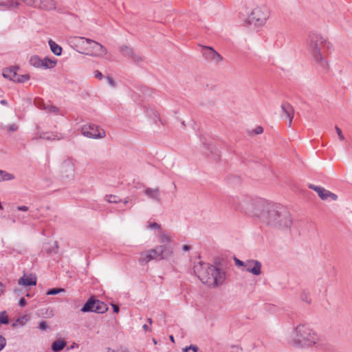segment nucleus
I'll list each match as a JSON object with an SVG mask.
<instances>
[{
  "label": "nucleus",
  "mask_w": 352,
  "mask_h": 352,
  "mask_svg": "<svg viewBox=\"0 0 352 352\" xmlns=\"http://www.w3.org/2000/svg\"><path fill=\"white\" fill-rule=\"evenodd\" d=\"M261 221L268 226L278 228H288L292 223L288 210L281 205L272 203L263 215Z\"/></svg>",
  "instance_id": "1"
},
{
  "label": "nucleus",
  "mask_w": 352,
  "mask_h": 352,
  "mask_svg": "<svg viewBox=\"0 0 352 352\" xmlns=\"http://www.w3.org/2000/svg\"><path fill=\"white\" fill-rule=\"evenodd\" d=\"M331 47L332 45L321 34L311 33L309 35V50L315 62L324 69L329 67L326 58Z\"/></svg>",
  "instance_id": "2"
},
{
  "label": "nucleus",
  "mask_w": 352,
  "mask_h": 352,
  "mask_svg": "<svg viewBox=\"0 0 352 352\" xmlns=\"http://www.w3.org/2000/svg\"><path fill=\"white\" fill-rule=\"evenodd\" d=\"M294 338L290 344L298 348H307L316 344L319 337L307 324H300L294 329Z\"/></svg>",
  "instance_id": "3"
},
{
  "label": "nucleus",
  "mask_w": 352,
  "mask_h": 352,
  "mask_svg": "<svg viewBox=\"0 0 352 352\" xmlns=\"http://www.w3.org/2000/svg\"><path fill=\"white\" fill-rule=\"evenodd\" d=\"M232 206L236 209L248 213L255 217L258 218L261 221L263 219V215L268 210L272 203L267 202L261 198L254 199H245L242 203H236L235 199L232 201Z\"/></svg>",
  "instance_id": "4"
},
{
  "label": "nucleus",
  "mask_w": 352,
  "mask_h": 352,
  "mask_svg": "<svg viewBox=\"0 0 352 352\" xmlns=\"http://www.w3.org/2000/svg\"><path fill=\"white\" fill-rule=\"evenodd\" d=\"M208 271L210 274V278L203 274L201 277V282L208 285H213L214 287H217L223 284L226 278L225 272L219 267H217L212 265H208Z\"/></svg>",
  "instance_id": "5"
},
{
  "label": "nucleus",
  "mask_w": 352,
  "mask_h": 352,
  "mask_svg": "<svg viewBox=\"0 0 352 352\" xmlns=\"http://www.w3.org/2000/svg\"><path fill=\"white\" fill-rule=\"evenodd\" d=\"M108 310V306L104 302L96 299L95 296H91L84 304L80 311L82 312H95L97 314H104Z\"/></svg>",
  "instance_id": "6"
},
{
  "label": "nucleus",
  "mask_w": 352,
  "mask_h": 352,
  "mask_svg": "<svg viewBox=\"0 0 352 352\" xmlns=\"http://www.w3.org/2000/svg\"><path fill=\"white\" fill-rule=\"evenodd\" d=\"M81 132L85 137L92 139H99L104 138L106 135L104 129H100L96 124H85L82 126Z\"/></svg>",
  "instance_id": "7"
},
{
  "label": "nucleus",
  "mask_w": 352,
  "mask_h": 352,
  "mask_svg": "<svg viewBox=\"0 0 352 352\" xmlns=\"http://www.w3.org/2000/svg\"><path fill=\"white\" fill-rule=\"evenodd\" d=\"M78 41L81 43L82 44H84L85 43L89 44L91 45V47L92 49V52L90 54L92 56H103L105 55L107 52V50L104 46L100 44L99 43L91 40L90 38H85L84 37H79Z\"/></svg>",
  "instance_id": "8"
},
{
  "label": "nucleus",
  "mask_w": 352,
  "mask_h": 352,
  "mask_svg": "<svg viewBox=\"0 0 352 352\" xmlns=\"http://www.w3.org/2000/svg\"><path fill=\"white\" fill-rule=\"evenodd\" d=\"M151 252L155 254V260L167 259L173 254V249L170 244H162L151 249Z\"/></svg>",
  "instance_id": "9"
},
{
  "label": "nucleus",
  "mask_w": 352,
  "mask_h": 352,
  "mask_svg": "<svg viewBox=\"0 0 352 352\" xmlns=\"http://www.w3.org/2000/svg\"><path fill=\"white\" fill-rule=\"evenodd\" d=\"M27 5L43 9L52 10L56 8L54 0H23Z\"/></svg>",
  "instance_id": "10"
},
{
  "label": "nucleus",
  "mask_w": 352,
  "mask_h": 352,
  "mask_svg": "<svg viewBox=\"0 0 352 352\" xmlns=\"http://www.w3.org/2000/svg\"><path fill=\"white\" fill-rule=\"evenodd\" d=\"M201 54L205 59L216 63L222 61L223 57L212 47L201 45Z\"/></svg>",
  "instance_id": "11"
},
{
  "label": "nucleus",
  "mask_w": 352,
  "mask_h": 352,
  "mask_svg": "<svg viewBox=\"0 0 352 352\" xmlns=\"http://www.w3.org/2000/svg\"><path fill=\"white\" fill-rule=\"evenodd\" d=\"M261 262L257 260H248L245 261L244 270L253 275L258 276L261 274Z\"/></svg>",
  "instance_id": "12"
},
{
  "label": "nucleus",
  "mask_w": 352,
  "mask_h": 352,
  "mask_svg": "<svg viewBox=\"0 0 352 352\" xmlns=\"http://www.w3.org/2000/svg\"><path fill=\"white\" fill-rule=\"evenodd\" d=\"M74 165L70 162H64L61 165V176L63 178L71 179L74 176Z\"/></svg>",
  "instance_id": "13"
},
{
  "label": "nucleus",
  "mask_w": 352,
  "mask_h": 352,
  "mask_svg": "<svg viewBox=\"0 0 352 352\" xmlns=\"http://www.w3.org/2000/svg\"><path fill=\"white\" fill-rule=\"evenodd\" d=\"M281 109L283 112L281 116L283 117V116H285V118L289 120L288 126H291L294 114V109L293 107L289 102H285L281 104Z\"/></svg>",
  "instance_id": "14"
},
{
  "label": "nucleus",
  "mask_w": 352,
  "mask_h": 352,
  "mask_svg": "<svg viewBox=\"0 0 352 352\" xmlns=\"http://www.w3.org/2000/svg\"><path fill=\"white\" fill-rule=\"evenodd\" d=\"M19 69V67L18 66H12L10 67L5 68L3 69L2 75L4 78L15 82V80L18 74L17 70Z\"/></svg>",
  "instance_id": "15"
},
{
  "label": "nucleus",
  "mask_w": 352,
  "mask_h": 352,
  "mask_svg": "<svg viewBox=\"0 0 352 352\" xmlns=\"http://www.w3.org/2000/svg\"><path fill=\"white\" fill-rule=\"evenodd\" d=\"M19 284L23 285L25 287L27 286H34L36 285V277L34 275L30 274V276L24 274L22 277H21L19 280Z\"/></svg>",
  "instance_id": "16"
},
{
  "label": "nucleus",
  "mask_w": 352,
  "mask_h": 352,
  "mask_svg": "<svg viewBox=\"0 0 352 352\" xmlns=\"http://www.w3.org/2000/svg\"><path fill=\"white\" fill-rule=\"evenodd\" d=\"M153 259H155V254L151 252V249L148 251L142 252L138 261L141 265H145Z\"/></svg>",
  "instance_id": "17"
},
{
  "label": "nucleus",
  "mask_w": 352,
  "mask_h": 352,
  "mask_svg": "<svg viewBox=\"0 0 352 352\" xmlns=\"http://www.w3.org/2000/svg\"><path fill=\"white\" fill-rule=\"evenodd\" d=\"M144 194L148 197L150 199H154L157 202L161 201V199L160 197V189L158 188H147L144 190Z\"/></svg>",
  "instance_id": "18"
},
{
  "label": "nucleus",
  "mask_w": 352,
  "mask_h": 352,
  "mask_svg": "<svg viewBox=\"0 0 352 352\" xmlns=\"http://www.w3.org/2000/svg\"><path fill=\"white\" fill-rule=\"evenodd\" d=\"M261 8H255L252 12V19H254L258 23V25L264 23L268 17L267 14H265L261 16Z\"/></svg>",
  "instance_id": "19"
},
{
  "label": "nucleus",
  "mask_w": 352,
  "mask_h": 352,
  "mask_svg": "<svg viewBox=\"0 0 352 352\" xmlns=\"http://www.w3.org/2000/svg\"><path fill=\"white\" fill-rule=\"evenodd\" d=\"M309 188L316 191L321 199L327 200V194L329 190L321 186H315L314 184H310Z\"/></svg>",
  "instance_id": "20"
},
{
  "label": "nucleus",
  "mask_w": 352,
  "mask_h": 352,
  "mask_svg": "<svg viewBox=\"0 0 352 352\" xmlns=\"http://www.w3.org/2000/svg\"><path fill=\"white\" fill-rule=\"evenodd\" d=\"M60 135V134L49 132H41L39 133V138L46 140H60L62 137Z\"/></svg>",
  "instance_id": "21"
},
{
  "label": "nucleus",
  "mask_w": 352,
  "mask_h": 352,
  "mask_svg": "<svg viewBox=\"0 0 352 352\" xmlns=\"http://www.w3.org/2000/svg\"><path fill=\"white\" fill-rule=\"evenodd\" d=\"M49 45L50 47L51 51L56 56H60L62 54L63 49L62 47L56 43L52 39H50L48 41Z\"/></svg>",
  "instance_id": "22"
},
{
  "label": "nucleus",
  "mask_w": 352,
  "mask_h": 352,
  "mask_svg": "<svg viewBox=\"0 0 352 352\" xmlns=\"http://www.w3.org/2000/svg\"><path fill=\"white\" fill-rule=\"evenodd\" d=\"M65 346L66 342L65 340H57L52 343V350L54 352H58L62 351Z\"/></svg>",
  "instance_id": "23"
},
{
  "label": "nucleus",
  "mask_w": 352,
  "mask_h": 352,
  "mask_svg": "<svg viewBox=\"0 0 352 352\" xmlns=\"http://www.w3.org/2000/svg\"><path fill=\"white\" fill-rule=\"evenodd\" d=\"M19 5L18 0H0V6L7 8H16Z\"/></svg>",
  "instance_id": "24"
},
{
  "label": "nucleus",
  "mask_w": 352,
  "mask_h": 352,
  "mask_svg": "<svg viewBox=\"0 0 352 352\" xmlns=\"http://www.w3.org/2000/svg\"><path fill=\"white\" fill-rule=\"evenodd\" d=\"M43 64L42 67H44L45 69H52L54 68L57 63V61L56 59H50L47 57H45V58L42 59Z\"/></svg>",
  "instance_id": "25"
},
{
  "label": "nucleus",
  "mask_w": 352,
  "mask_h": 352,
  "mask_svg": "<svg viewBox=\"0 0 352 352\" xmlns=\"http://www.w3.org/2000/svg\"><path fill=\"white\" fill-rule=\"evenodd\" d=\"M30 63L34 67H42V58H41L38 56H32L30 59Z\"/></svg>",
  "instance_id": "26"
},
{
  "label": "nucleus",
  "mask_w": 352,
  "mask_h": 352,
  "mask_svg": "<svg viewBox=\"0 0 352 352\" xmlns=\"http://www.w3.org/2000/svg\"><path fill=\"white\" fill-rule=\"evenodd\" d=\"M14 179V175L9 173L5 170H0V182L10 181Z\"/></svg>",
  "instance_id": "27"
},
{
  "label": "nucleus",
  "mask_w": 352,
  "mask_h": 352,
  "mask_svg": "<svg viewBox=\"0 0 352 352\" xmlns=\"http://www.w3.org/2000/svg\"><path fill=\"white\" fill-rule=\"evenodd\" d=\"M120 52L121 54L125 56V57H130L133 56V51L132 48L126 46V45H122L120 47Z\"/></svg>",
  "instance_id": "28"
},
{
  "label": "nucleus",
  "mask_w": 352,
  "mask_h": 352,
  "mask_svg": "<svg viewBox=\"0 0 352 352\" xmlns=\"http://www.w3.org/2000/svg\"><path fill=\"white\" fill-rule=\"evenodd\" d=\"M9 323V318L6 311L0 312V324H8Z\"/></svg>",
  "instance_id": "29"
},
{
  "label": "nucleus",
  "mask_w": 352,
  "mask_h": 352,
  "mask_svg": "<svg viewBox=\"0 0 352 352\" xmlns=\"http://www.w3.org/2000/svg\"><path fill=\"white\" fill-rule=\"evenodd\" d=\"M30 78V76L29 74H23V75L17 74V77L16 78L15 82L23 83V82L29 80Z\"/></svg>",
  "instance_id": "30"
},
{
  "label": "nucleus",
  "mask_w": 352,
  "mask_h": 352,
  "mask_svg": "<svg viewBox=\"0 0 352 352\" xmlns=\"http://www.w3.org/2000/svg\"><path fill=\"white\" fill-rule=\"evenodd\" d=\"M65 291V290L63 288L54 287V288L50 289L47 292L46 294L47 295H56V294H60V292H64Z\"/></svg>",
  "instance_id": "31"
},
{
  "label": "nucleus",
  "mask_w": 352,
  "mask_h": 352,
  "mask_svg": "<svg viewBox=\"0 0 352 352\" xmlns=\"http://www.w3.org/2000/svg\"><path fill=\"white\" fill-rule=\"evenodd\" d=\"M44 108L47 112L54 114H58L60 111V109L54 105H47Z\"/></svg>",
  "instance_id": "32"
},
{
  "label": "nucleus",
  "mask_w": 352,
  "mask_h": 352,
  "mask_svg": "<svg viewBox=\"0 0 352 352\" xmlns=\"http://www.w3.org/2000/svg\"><path fill=\"white\" fill-rule=\"evenodd\" d=\"M160 242L162 244H169L170 242V239L168 236L162 234L160 236Z\"/></svg>",
  "instance_id": "33"
},
{
  "label": "nucleus",
  "mask_w": 352,
  "mask_h": 352,
  "mask_svg": "<svg viewBox=\"0 0 352 352\" xmlns=\"http://www.w3.org/2000/svg\"><path fill=\"white\" fill-rule=\"evenodd\" d=\"M206 265L208 266V264H206ZM203 274H204L206 276V278L210 277V274L208 273V267L205 270H201L198 272L197 276L201 281V277H202Z\"/></svg>",
  "instance_id": "34"
},
{
  "label": "nucleus",
  "mask_w": 352,
  "mask_h": 352,
  "mask_svg": "<svg viewBox=\"0 0 352 352\" xmlns=\"http://www.w3.org/2000/svg\"><path fill=\"white\" fill-rule=\"evenodd\" d=\"M57 248H58V245H57V242L55 241L54 242V247H52V248H45V251L48 254H50L52 253H56L57 252Z\"/></svg>",
  "instance_id": "35"
},
{
  "label": "nucleus",
  "mask_w": 352,
  "mask_h": 352,
  "mask_svg": "<svg viewBox=\"0 0 352 352\" xmlns=\"http://www.w3.org/2000/svg\"><path fill=\"white\" fill-rule=\"evenodd\" d=\"M300 298L302 301H305L307 303H310L311 302V300L310 298H309V296H308V292H307L306 291H302L301 294H300Z\"/></svg>",
  "instance_id": "36"
},
{
  "label": "nucleus",
  "mask_w": 352,
  "mask_h": 352,
  "mask_svg": "<svg viewBox=\"0 0 352 352\" xmlns=\"http://www.w3.org/2000/svg\"><path fill=\"white\" fill-rule=\"evenodd\" d=\"M107 197H108L107 201L110 203L116 204V203H119L120 201V199H119V197L116 195H110Z\"/></svg>",
  "instance_id": "37"
},
{
  "label": "nucleus",
  "mask_w": 352,
  "mask_h": 352,
  "mask_svg": "<svg viewBox=\"0 0 352 352\" xmlns=\"http://www.w3.org/2000/svg\"><path fill=\"white\" fill-rule=\"evenodd\" d=\"M198 349L199 348L197 346L191 344L189 346H186L183 349V352H187L188 350H192L193 352H197Z\"/></svg>",
  "instance_id": "38"
},
{
  "label": "nucleus",
  "mask_w": 352,
  "mask_h": 352,
  "mask_svg": "<svg viewBox=\"0 0 352 352\" xmlns=\"http://www.w3.org/2000/svg\"><path fill=\"white\" fill-rule=\"evenodd\" d=\"M38 328L40 329L42 331H45L48 328V324L46 321L42 320L38 324Z\"/></svg>",
  "instance_id": "39"
},
{
  "label": "nucleus",
  "mask_w": 352,
  "mask_h": 352,
  "mask_svg": "<svg viewBox=\"0 0 352 352\" xmlns=\"http://www.w3.org/2000/svg\"><path fill=\"white\" fill-rule=\"evenodd\" d=\"M335 129H336V131L337 132V134L338 135L340 140L343 141L344 140V137L342 134V130L337 126H336Z\"/></svg>",
  "instance_id": "40"
},
{
  "label": "nucleus",
  "mask_w": 352,
  "mask_h": 352,
  "mask_svg": "<svg viewBox=\"0 0 352 352\" xmlns=\"http://www.w3.org/2000/svg\"><path fill=\"white\" fill-rule=\"evenodd\" d=\"M6 345V338L0 335V351H1Z\"/></svg>",
  "instance_id": "41"
},
{
  "label": "nucleus",
  "mask_w": 352,
  "mask_h": 352,
  "mask_svg": "<svg viewBox=\"0 0 352 352\" xmlns=\"http://www.w3.org/2000/svg\"><path fill=\"white\" fill-rule=\"evenodd\" d=\"M234 260L235 265L236 266H238V267H244L245 266V262H243V261L239 260L236 257H234Z\"/></svg>",
  "instance_id": "42"
},
{
  "label": "nucleus",
  "mask_w": 352,
  "mask_h": 352,
  "mask_svg": "<svg viewBox=\"0 0 352 352\" xmlns=\"http://www.w3.org/2000/svg\"><path fill=\"white\" fill-rule=\"evenodd\" d=\"M18 129L19 127L15 123H13L8 126V131L10 132H15L18 130Z\"/></svg>",
  "instance_id": "43"
},
{
  "label": "nucleus",
  "mask_w": 352,
  "mask_h": 352,
  "mask_svg": "<svg viewBox=\"0 0 352 352\" xmlns=\"http://www.w3.org/2000/svg\"><path fill=\"white\" fill-rule=\"evenodd\" d=\"M106 79H107V80L108 83H109L111 87H116V82L114 81V80L113 79V78H112V77H111V76H107V77H106Z\"/></svg>",
  "instance_id": "44"
},
{
  "label": "nucleus",
  "mask_w": 352,
  "mask_h": 352,
  "mask_svg": "<svg viewBox=\"0 0 352 352\" xmlns=\"http://www.w3.org/2000/svg\"><path fill=\"white\" fill-rule=\"evenodd\" d=\"M263 132V128L261 126H256V129H254V131H253V133L256 135L261 134Z\"/></svg>",
  "instance_id": "45"
},
{
  "label": "nucleus",
  "mask_w": 352,
  "mask_h": 352,
  "mask_svg": "<svg viewBox=\"0 0 352 352\" xmlns=\"http://www.w3.org/2000/svg\"><path fill=\"white\" fill-rule=\"evenodd\" d=\"M330 197L331 199L333 200H337L338 199V195L330 192V191H328V193L327 194V199Z\"/></svg>",
  "instance_id": "46"
},
{
  "label": "nucleus",
  "mask_w": 352,
  "mask_h": 352,
  "mask_svg": "<svg viewBox=\"0 0 352 352\" xmlns=\"http://www.w3.org/2000/svg\"><path fill=\"white\" fill-rule=\"evenodd\" d=\"M131 58L134 62H140L142 60L141 56L139 55L135 54L134 53L133 54V56H131Z\"/></svg>",
  "instance_id": "47"
},
{
  "label": "nucleus",
  "mask_w": 352,
  "mask_h": 352,
  "mask_svg": "<svg viewBox=\"0 0 352 352\" xmlns=\"http://www.w3.org/2000/svg\"><path fill=\"white\" fill-rule=\"evenodd\" d=\"M149 228L152 229H161V226L155 222L151 223L149 224Z\"/></svg>",
  "instance_id": "48"
},
{
  "label": "nucleus",
  "mask_w": 352,
  "mask_h": 352,
  "mask_svg": "<svg viewBox=\"0 0 352 352\" xmlns=\"http://www.w3.org/2000/svg\"><path fill=\"white\" fill-rule=\"evenodd\" d=\"M94 77L96 78L101 80L103 78V75H102V74L100 71L96 70L94 72Z\"/></svg>",
  "instance_id": "49"
},
{
  "label": "nucleus",
  "mask_w": 352,
  "mask_h": 352,
  "mask_svg": "<svg viewBox=\"0 0 352 352\" xmlns=\"http://www.w3.org/2000/svg\"><path fill=\"white\" fill-rule=\"evenodd\" d=\"M27 305V302H26V300L22 297L20 298L19 301V305L21 307H25V305Z\"/></svg>",
  "instance_id": "50"
},
{
  "label": "nucleus",
  "mask_w": 352,
  "mask_h": 352,
  "mask_svg": "<svg viewBox=\"0 0 352 352\" xmlns=\"http://www.w3.org/2000/svg\"><path fill=\"white\" fill-rule=\"evenodd\" d=\"M17 210L19 211L26 212L29 210V208L26 206H17Z\"/></svg>",
  "instance_id": "51"
},
{
  "label": "nucleus",
  "mask_w": 352,
  "mask_h": 352,
  "mask_svg": "<svg viewBox=\"0 0 352 352\" xmlns=\"http://www.w3.org/2000/svg\"><path fill=\"white\" fill-rule=\"evenodd\" d=\"M111 305L113 307V312L116 314L119 313V311H120L119 306L118 305H115V304H111Z\"/></svg>",
  "instance_id": "52"
},
{
  "label": "nucleus",
  "mask_w": 352,
  "mask_h": 352,
  "mask_svg": "<svg viewBox=\"0 0 352 352\" xmlns=\"http://www.w3.org/2000/svg\"><path fill=\"white\" fill-rule=\"evenodd\" d=\"M142 328L145 331H151V329L149 327L148 325H147L146 324H144L143 326H142Z\"/></svg>",
  "instance_id": "53"
},
{
  "label": "nucleus",
  "mask_w": 352,
  "mask_h": 352,
  "mask_svg": "<svg viewBox=\"0 0 352 352\" xmlns=\"http://www.w3.org/2000/svg\"><path fill=\"white\" fill-rule=\"evenodd\" d=\"M182 250L184 251H188V250H190V246L188 245H184L183 247H182Z\"/></svg>",
  "instance_id": "54"
},
{
  "label": "nucleus",
  "mask_w": 352,
  "mask_h": 352,
  "mask_svg": "<svg viewBox=\"0 0 352 352\" xmlns=\"http://www.w3.org/2000/svg\"><path fill=\"white\" fill-rule=\"evenodd\" d=\"M0 103H1V104H3V105H7V104H8V102H7V100H1V101H0Z\"/></svg>",
  "instance_id": "55"
},
{
  "label": "nucleus",
  "mask_w": 352,
  "mask_h": 352,
  "mask_svg": "<svg viewBox=\"0 0 352 352\" xmlns=\"http://www.w3.org/2000/svg\"><path fill=\"white\" fill-rule=\"evenodd\" d=\"M147 321L148 322V323H149L150 324H152V322H153L152 319H151V318H150L147 319Z\"/></svg>",
  "instance_id": "56"
},
{
  "label": "nucleus",
  "mask_w": 352,
  "mask_h": 352,
  "mask_svg": "<svg viewBox=\"0 0 352 352\" xmlns=\"http://www.w3.org/2000/svg\"><path fill=\"white\" fill-rule=\"evenodd\" d=\"M170 340L173 342H175V341H174V337H173V336H170Z\"/></svg>",
  "instance_id": "57"
},
{
  "label": "nucleus",
  "mask_w": 352,
  "mask_h": 352,
  "mask_svg": "<svg viewBox=\"0 0 352 352\" xmlns=\"http://www.w3.org/2000/svg\"><path fill=\"white\" fill-rule=\"evenodd\" d=\"M107 352H116V351L113 349H111L110 348H108V350Z\"/></svg>",
  "instance_id": "58"
},
{
  "label": "nucleus",
  "mask_w": 352,
  "mask_h": 352,
  "mask_svg": "<svg viewBox=\"0 0 352 352\" xmlns=\"http://www.w3.org/2000/svg\"><path fill=\"white\" fill-rule=\"evenodd\" d=\"M153 342H155V344L157 343L155 339H153Z\"/></svg>",
  "instance_id": "59"
}]
</instances>
